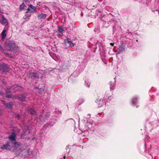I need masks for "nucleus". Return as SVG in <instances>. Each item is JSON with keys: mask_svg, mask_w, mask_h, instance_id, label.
I'll use <instances>...</instances> for the list:
<instances>
[{"mask_svg": "<svg viewBox=\"0 0 159 159\" xmlns=\"http://www.w3.org/2000/svg\"><path fill=\"white\" fill-rule=\"evenodd\" d=\"M6 49L7 51L15 52H18L19 50V48L16 45L14 42L10 40L6 43Z\"/></svg>", "mask_w": 159, "mask_h": 159, "instance_id": "nucleus-1", "label": "nucleus"}, {"mask_svg": "<svg viewBox=\"0 0 159 159\" xmlns=\"http://www.w3.org/2000/svg\"><path fill=\"white\" fill-rule=\"evenodd\" d=\"M0 69L3 72H7L9 71L10 68L5 63H3L0 65Z\"/></svg>", "mask_w": 159, "mask_h": 159, "instance_id": "nucleus-2", "label": "nucleus"}, {"mask_svg": "<svg viewBox=\"0 0 159 159\" xmlns=\"http://www.w3.org/2000/svg\"><path fill=\"white\" fill-rule=\"evenodd\" d=\"M36 9V7L30 4L29 6L27 11L31 13H34V12H37Z\"/></svg>", "mask_w": 159, "mask_h": 159, "instance_id": "nucleus-3", "label": "nucleus"}, {"mask_svg": "<svg viewBox=\"0 0 159 159\" xmlns=\"http://www.w3.org/2000/svg\"><path fill=\"white\" fill-rule=\"evenodd\" d=\"M10 143L8 142H7L5 144H3L1 147V148L4 150H9L10 149Z\"/></svg>", "mask_w": 159, "mask_h": 159, "instance_id": "nucleus-4", "label": "nucleus"}, {"mask_svg": "<svg viewBox=\"0 0 159 159\" xmlns=\"http://www.w3.org/2000/svg\"><path fill=\"white\" fill-rule=\"evenodd\" d=\"M8 30V29H4L2 30L1 34V39L2 40H4L6 37L7 35L6 32Z\"/></svg>", "mask_w": 159, "mask_h": 159, "instance_id": "nucleus-5", "label": "nucleus"}, {"mask_svg": "<svg viewBox=\"0 0 159 159\" xmlns=\"http://www.w3.org/2000/svg\"><path fill=\"white\" fill-rule=\"evenodd\" d=\"M1 23L5 26H7L8 24L7 20L3 16H2V19L1 20Z\"/></svg>", "mask_w": 159, "mask_h": 159, "instance_id": "nucleus-6", "label": "nucleus"}, {"mask_svg": "<svg viewBox=\"0 0 159 159\" xmlns=\"http://www.w3.org/2000/svg\"><path fill=\"white\" fill-rule=\"evenodd\" d=\"M9 138L11 141L15 142L16 141V134L13 133L9 136Z\"/></svg>", "mask_w": 159, "mask_h": 159, "instance_id": "nucleus-7", "label": "nucleus"}, {"mask_svg": "<svg viewBox=\"0 0 159 159\" xmlns=\"http://www.w3.org/2000/svg\"><path fill=\"white\" fill-rule=\"evenodd\" d=\"M64 31L62 27H58L57 32L59 35L62 36L63 35V32Z\"/></svg>", "mask_w": 159, "mask_h": 159, "instance_id": "nucleus-8", "label": "nucleus"}, {"mask_svg": "<svg viewBox=\"0 0 159 159\" xmlns=\"http://www.w3.org/2000/svg\"><path fill=\"white\" fill-rule=\"evenodd\" d=\"M31 77L33 79H35L36 78H39V75L38 74V73L36 72H33L30 74Z\"/></svg>", "mask_w": 159, "mask_h": 159, "instance_id": "nucleus-9", "label": "nucleus"}, {"mask_svg": "<svg viewBox=\"0 0 159 159\" xmlns=\"http://www.w3.org/2000/svg\"><path fill=\"white\" fill-rule=\"evenodd\" d=\"M2 102L4 104L6 107L9 108H11L13 105V103L12 102H10L8 103H4V102L2 100Z\"/></svg>", "mask_w": 159, "mask_h": 159, "instance_id": "nucleus-10", "label": "nucleus"}, {"mask_svg": "<svg viewBox=\"0 0 159 159\" xmlns=\"http://www.w3.org/2000/svg\"><path fill=\"white\" fill-rule=\"evenodd\" d=\"M46 17V15L43 13H41L39 14L38 16L39 19H45Z\"/></svg>", "mask_w": 159, "mask_h": 159, "instance_id": "nucleus-11", "label": "nucleus"}, {"mask_svg": "<svg viewBox=\"0 0 159 159\" xmlns=\"http://www.w3.org/2000/svg\"><path fill=\"white\" fill-rule=\"evenodd\" d=\"M26 98V95L23 94L21 95L20 97H18L17 99L21 101H24L25 100Z\"/></svg>", "mask_w": 159, "mask_h": 159, "instance_id": "nucleus-12", "label": "nucleus"}, {"mask_svg": "<svg viewBox=\"0 0 159 159\" xmlns=\"http://www.w3.org/2000/svg\"><path fill=\"white\" fill-rule=\"evenodd\" d=\"M28 111L32 115H34L35 114V111H34V109L32 108H30L28 109Z\"/></svg>", "mask_w": 159, "mask_h": 159, "instance_id": "nucleus-13", "label": "nucleus"}, {"mask_svg": "<svg viewBox=\"0 0 159 159\" xmlns=\"http://www.w3.org/2000/svg\"><path fill=\"white\" fill-rule=\"evenodd\" d=\"M109 16H108L106 17V19H107V21L108 22V24L107 25H106L105 24L104 25V26L106 27H107L109 25V22L110 21L109 19Z\"/></svg>", "mask_w": 159, "mask_h": 159, "instance_id": "nucleus-14", "label": "nucleus"}, {"mask_svg": "<svg viewBox=\"0 0 159 159\" xmlns=\"http://www.w3.org/2000/svg\"><path fill=\"white\" fill-rule=\"evenodd\" d=\"M10 93V90L8 89L6 91V93L7 94L6 96V97L7 98H11L12 97L11 95H8L7 93Z\"/></svg>", "mask_w": 159, "mask_h": 159, "instance_id": "nucleus-15", "label": "nucleus"}, {"mask_svg": "<svg viewBox=\"0 0 159 159\" xmlns=\"http://www.w3.org/2000/svg\"><path fill=\"white\" fill-rule=\"evenodd\" d=\"M110 85V89L111 90H113L115 88V85L114 84H112L111 82H110L109 83Z\"/></svg>", "mask_w": 159, "mask_h": 159, "instance_id": "nucleus-16", "label": "nucleus"}, {"mask_svg": "<svg viewBox=\"0 0 159 159\" xmlns=\"http://www.w3.org/2000/svg\"><path fill=\"white\" fill-rule=\"evenodd\" d=\"M67 42L69 44V45L71 47H73L75 45V44L73 43L71 41H69L68 39H67Z\"/></svg>", "mask_w": 159, "mask_h": 159, "instance_id": "nucleus-17", "label": "nucleus"}, {"mask_svg": "<svg viewBox=\"0 0 159 159\" xmlns=\"http://www.w3.org/2000/svg\"><path fill=\"white\" fill-rule=\"evenodd\" d=\"M119 51L118 52L119 53H121L122 52L124 51L125 50V48L122 47H120L119 49Z\"/></svg>", "mask_w": 159, "mask_h": 159, "instance_id": "nucleus-18", "label": "nucleus"}, {"mask_svg": "<svg viewBox=\"0 0 159 159\" xmlns=\"http://www.w3.org/2000/svg\"><path fill=\"white\" fill-rule=\"evenodd\" d=\"M24 7L25 5L24 3H23L20 6V9L21 10H22L24 9Z\"/></svg>", "mask_w": 159, "mask_h": 159, "instance_id": "nucleus-19", "label": "nucleus"}, {"mask_svg": "<svg viewBox=\"0 0 159 159\" xmlns=\"http://www.w3.org/2000/svg\"><path fill=\"white\" fill-rule=\"evenodd\" d=\"M137 99L135 98H133L132 100V103H135L137 102Z\"/></svg>", "mask_w": 159, "mask_h": 159, "instance_id": "nucleus-20", "label": "nucleus"}, {"mask_svg": "<svg viewBox=\"0 0 159 159\" xmlns=\"http://www.w3.org/2000/svg\"><path fill=\"white\" fill-rule=\"evenodd\" d=\"M15 115V116H16V117L17 118L18 120H19L20 119V115L18 114H16Z\"/></svg>", "mask_w": 159, "mask_h": 159, "instance_id": "nucleus-21", "label": "nucleus"}, {"mask_svg": "<svg viewBox=\"0 0 159 159\" xmlns=\"http://www.w3.org/2000/svg\"><path fill=\"white\" fill-rule=\"evenodd\" d=\"M90 85V84H89V82L88 83H86V86H87L88 87H89Z\"/></svg>", "mask_w": 159, "mask_h": 159, "instance_id": "nucleus-22", "label": "nucleus"}, {"mask_svg": "<svg viewBox=\"0 0 159 159\" xmlns=\"http://www.w3.org/2000/svg\"><path fill=\"white\" fill-rule=\"evenodd\" d=\"M19 88L20 89H21V88L20 87H16V90H17L18 89H19Z\"/></svg>", "mask_w": 159, "mask_h": 159, "instance_id": "nucleus-23", "label": "nucleus"}, {"mask_svg": "<svg viewBox=\"0 0 159 159\" xmlns=\"http://www.w3.org/2000/svg\"><path fill=\"white\" fill-rule=\"evenodd\" d=\"M114 43H111L110 44V45L112 46H114Z\"/></svg>", "mask_w": 159, "mask_h": 159, "instance_id": "nucleus-24", "label": "nucleus"}, {"mask_svg": "<svg viewBox=\"0 0 159 159\" xmlns=\"http://www.w3.org/2000/svg\"><path fill=\"white\" fill-rule=\"evenodd\" d=\"M65 158H66V157H65V156H64V159H65Z\"/></svg>", "mask_w": 159, "mask_h": 159, "instance_id": "nucleus-25", "label": "nucleus"}, {"mask_svg": "<svg viewBox=\"0 0 159 159\" xmlns=\"http://www.w3.org/2000/svg\"><path fill=\"white\" fill-rule=\"evenodd\" d=\"M65 43H66V40H65Z\"/></svg>", "mask_w": 159, "mask_h": 159, "instance_id": "nucleus-26", "label": "nucleus"}, {"mask_svg": "<svg viewBox=\"0 0 159 159\" xmlns=\"http://www.w3.org/2000/svg\"><path fill=\"white\" fill-rule=\"evenodd\" d=\"M0 48H1V46L0 45Z\"/></svg>", "mask_w": 159, "mask_h": 159, "instance_id": "nucleus-27", "label": "nucleus"}, {"mask_svg": "<svg viewBox=\"0 0 159 159\" xmlns=\"http://www.w3.org/2000/svg\"><path fill=\"white\" fill-rule=\"evenodd\" d=\"M136 107H138L137 106H136Z\"/></svg>", "mask_w": 159, "mask_h": 159, "instance_id": "nucleus-28", "label": "nucleus"}]
</instances>
